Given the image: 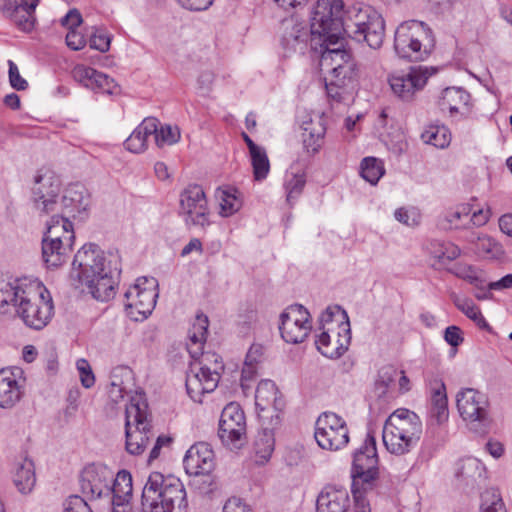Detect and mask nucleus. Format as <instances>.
I'll use <instances>...</instances> for the list:
<instances>
[{
	"label": "nucleus",
	"instance_id": "f257e3e1",
	"mask_svg": "<svg viewBox=\"0 0 512 512\" xmlns=\"http://www.w3.org/2000/svg\"><path fill=\"white\" fill-rule=\"evenodd\" d=\"M344 34L378 49L383 44L385 23L380 14L369 8L345 10L342 0H317L311 17V36L338 44Z\"/></svg>",
	"mask_w": 512,
	"mask_h": 512
},
{
	"label": "nucleus",
	"instance_id": "f03ea898",
	"mask_svg": "<svg viewBox=\"0 0 512 512\" xmlns=\"http://www.w3.org/2000/svg\"><path fill=\"white\" fill-rule=\"evenodd\" d=\"M9 300V309L33 329H42L52 317L53 303L48 290L38 281H15L3 291Z\"/></svg>",
	"mask_w": 512,
	"mask_h": 512
},
{
	"label": "nucleus",
	"instance_id": "7ed1b4c3",
	"mask_svg": "<svg viewBox=\"0 0 512 512\" xmlns=\"http://www.w3.org/2000/svg\"><path fill=\"white\" fill-rule=\"evenodd\" d=\"M322 46V65L331 67L326 81L327 95L337 103L349 101L357 87L356 64L349 52L342 49V40L338 44L322 42Z\"/></svg>",
	"mask_w": 512,
	"mask_h": 512
},
{
	"label": "nucleus",
	"instance_id": "20e7f679",
	"mask_svg": "<svg viewBox=\"0 0 512 512\" xmlns=\"http://www.w3.org/2000/svg\"><path fill=\"white\" fill-rule=\"evenodd\" d=\"M143 512H187L186 490L174 477L153 472L142 491Z\"/></svg>",
	"mask_w": 512,
	"mask_h": 512
},
{
	"label": "nucleus",
	"instance_id": "39448f33",
	"mask_svg": "<svg viewBox=\"0 0 512 512\" xmlns=\"http://www.w3.org/2000/svg\"><path fill=\"white\" fill-rule=\"evenodd\" d=\"M422 435L419 416L408 409L395 410L385 421L382 432L386 450L396 456L410 453Z\"/></svg>",
	"mask_w": 512,
	"mask_h": 512
},
{
	"label": "nucleus",
	"instance_id": "423d86ee",
	"mask_svg": "<svg viewBox=\"0 0 512 512\" xmlns=\"http://www.w3.org/2000/svg\"><path fill=\"white\" fill-rule=\"evenodd\" d=\"M322 332L316 340L317 349L325 357L336 359L348 349L351 331L348 316L339 306L328 307L320 318Z\"/></svg>",
	"mask_w": 512,
	"mask_h": 512
},
{
	"label": "nucleus",
	"instance_id": "0eeeda50",
	"mask_svg": "<svg viewBox=\"0 0 512 512\" xmlns=\"http://www.w3.org/2000/svg\"><path fill=\"white\" fill-rule=\"evenodd\" d=\"M434 48L431 29L421 21L401 23L395 32L394 49L399 57L411 61H423Z\"/></svg>",
	"mask_w": 512,
	"mask_h": 512
},
{
	"label": "nucleus",
	"instance_id": "6e6552de",
	"mask_svg": "<svg viewBox=\"0 0 512 512\" xmlns=\"http://www.w3.org/2000/svg\"><path fill=\"white\" fill-rule=\"evenodd\" d=\"M193 359L186 377V389L192 399L201 401L200 397L203 394L214 391L218 386L224 365L218 354L203 353L202 349Z\"/></svg>",
	"mask_w": 512,
	"mask_h": 512
},
{
	"label": "nucleus",
	"instance_id": "1a4fd4ad",
	"mask_svg": "<svg viewBox=\"0 0 512 512\" xmlns=\"http://www.w3.org/2000/svg\"><path fill=\"white\" fill-rule=\"evenodd\" d=\"M278 388L271 380H261L258 382V398L265 403H258V412H265L264 415L258 413V420L263 428L260 442L258 441V465L265 464L271 458L275 447L274 428L279 424V415L274 408L277 400Z\"/></svg>",
	"mask_w": 512,
	"mask_h": 512
},
{
	"label": "nucleus",
	"instance_id": "9d476101",
	"mask_svg": "<svg viewBox=\"0 0 512 512\" xmlns=\"http://www.w3.org/2000/svg\"><path fill=\"white\" fill-rule=\"evenodd\" d=\"M147 409L148 405L140 394L132 397L126 406V450L132 455L142 454L155 436Z\"/></svg>",
	"mask_w": 512,
	"mask_h": 512
},
{
	"label": "nucleus",
	"instance_id": "9b49d317",
	"mask_svg": "<svg viewBox=\"0 0 512 512\" xmlns=\"http://www.w3.org/2000/svg\"><path fill=\"white\" fill-rule=\"evenodd\" d=\"M314 438L321 449L336 452L348 445L349 428L346 421L338 414L323 412L316 419Z\"/></svg>",
	"mask_w": 512,
	"mask_h": 512
},
{
	"label": "nucleus",
	"instance_id": "f8f14e48",
	"mask_svg": "<svg viewBox=\"0 0 512 512\" xmlns=\"http://www.w3.org/2000/svg\"><path fill=\"white\" fill-rule=\"evenodd\" d=\"M218 437L221 443L232 451L239 450L247 444L246 419L239 404L231 402L222 410Z\"/></svg>",
	"mask_w": 512,
	"mask_h": 512
},
{
	"label": "nucleus",
	"instance_id": "ddd939ff",
	"mask_svg": "<svg viewBox=\"0 0 512 512\" xmlns=\"http://www.w3.org/2000/svg\"><path fill=\"white\" fill-rule=\"evenodd\" d=\"M156 286L154 278H142L126 291L125 310L132 320L142 321L152 313L158 296Z\"/></svg>",
	"mask_w": 512,
	"mask_h": 512
},
{
	"label": "nucleus",
	"instance_id": "4468645a",
	"mask_svg": "<svg viewBox=\"0 0 512 512\" xmlns=\"http://www.w3.org/2000/svg\"><path fill=\"white\" fill-rule=\"evenodd\" d=\"M379 474L378 455L374 437L368 435L353 456L351 476L353 485H370Z\"/></svg>",
	"mask_w": 512,
	"mask_h": 512
},
{
	"label": "nucleus",
	"instance_id": "2eb2a0df",
	"mask_svg": "<svg viewBox=\"0 0 512 512\" xmlns=\"http://www.w3.org/2000/svg\"><path fill=\"white\" fill-rule=\"evenodd\" d=\"M180 211L187 224L201 227L209 224L208 202L201 186L189 185L181 192Z\"/></svg>",
	"mask_w": 512,
	"mask_h": 512
},
{
	"label": "nucleus",
	"instance_id": "dca6fc26",
	"mask_svg": "<svg viewBox=\"0 0 512 512\" xmlns=\"http://www.w3.org/2000/svg\"><path fill=\"white\" fill-rule=\"evenodd\" d=\"M72 265V275L79 281L89 279V282H92L91 278L110 268L105 253L92 243L85 244L77 251Z\"/></svg>",
	"mask_w": 512,
	"mask_h": 512
},
{
	"label": "nucleus",
	"instance_id": "f3484780",
	"mask_svg": "<svg viewBox=\"0 0 512 512\" xmlns=\"http://www.w3.org/2000/svg\"><path fill=\"white\" fill-rule=\"evenodd\" d=\"M311 35L306 23L292 15L281 21L279 27V42L286 56L293 53H303L306 50Z\"/></svg>",
	"mask_w": 512,
	"mask_h": 512
},
{
	"label": "nucleus",
	"instance_id": "a211bd4d",
	"mask_svg": "<svg viewBox=\"0 0 512 512\" xmlns=\"http://www.w3.org/2000/svg\"><path fill=\"white\" fill-rule=\"evenodd\" d=\"M428 76L421 67H410L389 75L388 83L393 94L403 101H410L426 84Z\"/></svg>",
	"mask_w": 512,
	"mask_h": 512
},
{
	"label": "nucleus",
	"instance_id": "6ab92c4d",
	"mask_svg": "<svg viewBox=\"0 0 512 512\" xmlns=\"http://www.w3.org/2000/svg\"><path fill=\"white\" fill-rule=\"evenodd\" d=\"M456 405L464 421L483 422L487 419L488 397L479 390L462 388L456 395Z\"/></svg>",
	"mask_w": 512,
	"mask_h": 512
},
{
	"label": "nucleus",
	"instance_id": "aec40b11",
	"mask_svg": "<svg viewBox=\"0 0 512 512\" xmlns=\"http://www.w3.org/2000/svg\"><path fill=\"white\" fill-rule=\"evenodd\" d=\"M59 192L60 183L58 179L47 173L38 174L32 188V200L35 209L44 215L56 211L59 205L56 201Z\"/></svg>",
	"mask_w": 512,
	"mask_h": 512
},
{
	"label": "nucleus",
	"instance_id": "412c9836",
	"mask_svg": "<svg viewBox=\"0 0 512 512\" xmlns=\"http://www.w3.org/2000/svg\"><path fill=\"white\" fill-rule=\"evenodd\" d=\"M111 472L95 466L86 467L80 477L82 494L88 499H97L110 494Z\"/></svg>",
	"mask_w": 512,
	"mask_h": 512
},
{
	"label": "nucleus",
	"instance_id": "4be33fe9",
	"mask_svg": "<svg viewBox=\"0 0 512 512\" xmlns=\"http://www.w3.org/2000/svg\"><path fill=\"white\" fill-rule=\"evenodd\" d=\"M23 370L19 367L0 370V407L12 408L23 395Z\"/></svg>",
	"mask_w": 512,
	"mask_h": 512
},
{
	"label": "nucleus",
	"instance_id": "5701e85b",
	"mask_svg": "<svg viewBox=\"0 0 512 512\" xmlns=\"http://www.w3.org/2000/svg\"><path fill=\"white\" fill-rule=\"evenodd\" d=\"M214 453L207 443H197L190 447L183 460L185 470L190 475L208 474L214 466Z\"/></svg>",
	"mask_w": 512,
	"mask_h": 512
},
{
	"label": "nucleus",
	"instance_id": "b1692460",
	"mask_svg": "<svg viewBox=\"0 0 512 512\" xmlns=\"http://www.w3.org/2000/svg\"><path fill=\"white\" fill-rule=\"evenodd\" d=\"M349 493L345 488L327 486L317 497V512H348Z\"/></svg>",
	"mask_w": 512,
	"mask_h": 512
},
{
	"label": "nucleus",
	"instance_id": "393cba45",
	"mask_svg": "<svg viewBox=\"0 0 512 512\" xmlns=\"http://www.w3.org/2000/svg\"><path fill=\"white\" fill-rule=\"evenodd\" d=\"M72 76L75 81L92 90L109 92L113 84V80L106 74L82 64L73 68Z\"/></svg>",
	"mask_w": 512,
	"mask_h": 512
},
{
	"label": "nucleus",
	"instance_id": "a878e982",
	"mask_svg": "<svg viewBox=\"0 0 512 512\" xmlns=\"http://www.w3.org/2000/svg\"><path fill=\"white\" fill-rule=\"evenodd\" d=\"M80 281L85 284L89 289L92 296L99 301H108L115 295V280L113 276V270L111 268L107 271H103L97 275V277Z\"/></svg>",
	"mask_w": 512,
	"mask_h": 512
},
{
	"label": "nucleus",
	"instance_id": "bb28decb",
	"mask_svg": "<svg viewBox=\"0 0 512 512\" xmlns=\"http://www.w3.org/2000/svg\"><path fill=\"white\" fill-rule=\"evenodd\" d=\"M311 330V322L307 319H293L280 316L279 331L282 339L290 344L302 343Z\"/></svg>",
	"mask_w": 512,
	"mask_h": 512
},
{
	"label": "nucleus",
	"instance_id": "cd10ccee",
	"mask_svg": "<svg viewBox=\"0 0 512 512\" xmlns=\"http://www.w3.org/2000/svg\"><path fill=\"white\" fill-rule=\"evenodd\" d=\"M43 239L73 246L75 234L72 222L64 216H52L47 223V231Z\"/></svg>",
	"mask_w": 512,
	"mask_h": 512
},
{
	"label": "nucleus",
	"instance_id": "c85d7f7f",
	"mask_svg": "<svg viewBox=\"0 0 512 512\" xmlns=\"http://www.w3.org/2000/svg\"><path fill=\"white\" fill-rule=\"evenodd\" d=\"M157 131V120L146 118L131 133L125 141L127 150L133 153H141L146 149L147 139Z\"/></svg>",
	"mask_w": 512,
	"mask_h": 512
},
{
	"label": "nucleus",
	"instance_id": "c756f323",
	"mask_svg": "<svg viewBox=\"0 0 512 512\" xmlns=\"http://www.w3.org/2000/svg\"><path fill=\"white\" fill-rule=\"evenodd\" d=\"M13 483L22 494L32 492L36 484V474L35 466L31 459L24 458L16 464Z\"/></svg>",
	"mask_w": 512,
	"mask_h": 512
},
{
	"label": "nucleus",
	"instance_id": "7c9ffc66",
	"mask_svg": "<svg viewBox=\"0 0 512 512\" xmlns=\"http://www.w3.org/2000/svg\"><path fill=\"white\" fill-rule=\"evenodd\" d=\"M455 476L465 485H474L485 476V467L476 458L467 457L457 463Z\"/></svg>",
	"mask_w": 512,
	"mask_h": 512
},
{
	"label": "nucleus",
	"instance_id": "2f4dec72",
	"mask_svg": "<svg viewBox=\"0 0 512 512\" xmlns=\"http://www.w3.org/2000/svg\"><path fill=\"white\" fill-rule=\"evenodd\" d=\"M71 251L72 245L42 240V258L47 267L57 268L66 263Z\"/></svg>",
	"mask_w": 512,
	"mask_h": 512
},
{
	"label": "nucleus",
	"instance_id": "473e14b6",
	"mask_svg": "<svg viewBox=\"0 0 512 512\" xmlns=\"http://www.w3.org/2000/svg\"><path fill=\"white\" fill-rule=\"evenodd\" d=\"M132 477L126 470H121L117 473L113 481V486L110 487V493L113 494V506H124L129 502L132 496Z\"/></svg>",
	"mask_w": 512,
	"mask_h": 512
},
{
	"label": "nucleus",
	"instance_id": "72a5a7b5",
	"mask_svg": "<svg viewBox=\"0 0 512 512\" xmlns=\"http://www.w3.org/2000/svg\"><path fill=\"white\" fill-rule=\"evenodd\" d=\"M326 128L319 117L316 121L310 120L303 124V144L308 152H317L323 143Z\"/></svg>",
	"mask_w": 512,
	"mask_h": 512
},
{
	"label": "nucleus",
	"instance_id": "f704fd0d",
	"mask_svg": "<svg viewBox=\"0 0 512 512\" xmlns=\"http://www.w3.org/2000/svg\"><path fill=\"white\" fill-rule=\"evenodd\" d=\"M448 401L444 384L434 390L431 398L429 425L440 426L448 420Z\"/></svg>",
	"mask_w": 512,
	"mask_h": 512
},
{
	"label": "nucleus",
	"instance_id": "c9c22d12",
	"mask_svg": "<svg viewBox=\"0 0 512 512\" xmlns=\"http://www.w3.org/2000/svg\"><path fill=\"white\" fill-rule=\"evenodd\" d=\"M208 317L201 314L196 316V320L189 330L190 344L187 348L192 358H196L206 341L208 332Z\"/></svg>",
	"mask_w": 512,
	"mask_h": 512
},
{
	"label": "nucleus",
	"instance_id": "e433bc0d",
	"mask_svg": "<svg viewBox=\"0 0 512 512\" xmlns=\"http://www.w3.org/2000/svg\"><path fill=\"white\" fill-rule=\"evenodd\" d=\"M469 99V93L462 88H446L442 93L440 106L442 110L447 109L451 113H456L467 106Z\"/></svg>",
	"mask_w": 512,
	"mask_h": 512
},
{
	"label": "nucleus",
	"instance_id": "4c0bfd02",
	"mask_svg": "<svg viewBox=\"0 0 512 512\" xmlns=\"http://www.w3.org/2000/svg\"><path fill=\"white\" fill-rule=\"evenodd\" d=\"M450 298L455 306L468 318L474 321L479 328L490 329V326L483 317L479 307H477L472 300L465 297H460L454 292L450 294Z\"/></svg>",
	"mask_w": 512,
	"mask_h": 512
},
{
	"label": "nucleus",
	"instance_id": "58836bf2",
	"mask_svg": "<svg viewBox=\"0 0 512 512\" xmlns=\"http://www.w3.org/2000/svg\"><path fill=\"white\" fill-rule=\"evenodd\" d=\"M255 375L256 350H254V345L252 344L246 354L240 378V386L245 396L252 392L255 382Z\"/></svg>",
	"mask_w": 512,
	"mask_h": 512
},
{
	"label": "nucleus",
	"instance_id": "ea45409f",
	"mask_svg": "<svg viewBox=\"0 0 512 512\" xmlns=\"http://www.w3.org/2000/svg\"><path fill=\"white\" fill-rule=\"evenodd\" d=\"M236 193L237 190L230 187L217 189L216 198L219 201L221 216L229 217L240 209L241 201Z\"/></svg>",
	"mask_w": 512,
	"mask_h": 512
},
{
	"label": "nucleus",
	"instance_id": "a19ab883",
	"mask_svg": "<svg viewBox=\"0 0 512 512\" xmlns=\"http://www.w3.org/2000/svg\"><path fill=\"white\" fill-rule=\"evenodd\" d=\"M421 139L426 144L437 148H445L449 145L451 138L447 127L430 125L421 133Z\"/></svg>",
	"mask_w": 512,
	"mask_h": 512
},
{
	"label": "nucleus",
	"instance_id": "79ce46f5",
	"mask_svg": "<svg viewBox=\"0 0 512 512\" xmlns=\"http://www.w3.org/2000/svg\"><path fill=\"white\" fill-rule=\"evenodd\" d=\"M471 214V208L467 204H461L448 210L444 216L445 228L461 229L469 228L468 218Z\"/></svg>",
	"mask_w": 512,
	"mask_h": 512
},
{
	"label": "nucleus",
	"instance_id": "37998d69",
	"mask_svg": "<svg viewBox=\"0 0 512 512\" xmlns=\"http://www.w3.org/2000/svg\"><path fill=\"white\" fill-rule=\"evenodd\" d=\"M475 249L480 256L489 259H499L504 255L502 245L488 235L477 236Z\"/></svg>",
	"mask_w": 512,
	"mask_h": 512
},
{
	"label": "nucleus",
	"instance_id": "c03bdc74",
	"mask_svg": "<svg viewBox=\"0 0 512 512\" xmlns=\"http://www.w3.org/2000/svg\"><path fill=\"white\" fill-rule=\"evenodd\" d=\"M39 4V0H19L20 19H16V24L23 31L32 30L35 22V9Z\"/></svg>",
	"mask_w": 512,
	"mask_h": 512
},
{
	"label": "nucleus",
	"instance_id": "a18cd8bd",
	"mask_svg": "<svg viewBox=\"0 0 512 512\" xmlns=\"http://www.w3.org/2000/svg\"><path fill=\"white\" fill-rule=\"evenodd\" d=\"M384 174L381 161L374 157H366L361 162V176L369 183L376 184Z\"/></svg>",
	"mask_w": 512,
	"mask_h": 512
},
{
	"label": "nucleus",
	"instance_id": "49530a36",
	"mask_svg": "<svg viewBox=\"0 0 512 512\" xmlns=\"http://www.w3.org/2000/svg\"><path fill=\"white\" fill-rule=\"evenodd\" d=\"M481 512H506L503 500L496 490H486L482 494Z\"/></svg>",
	"mask_w": 512,
	"mask_h": 512
},
{
	"label": "nucleus",
	"instance_id": "de8ad7c7",
	"mask_svg": "<svg viewBox=\"0 0 512 512\" xmlns=\"http://www.w3.org/2000/svg\"><path fill=\"white\" fill-rule=\"evenodd\" d=\"M157 146L162 147L164 145H172L179 141L180 131L178 127L171 125L161 126L157 131L153 133Z\"/></svg>",
	"mask_w": 512,
	"mask_h": 512
},
{
	"label": "nucleus",
	"instance_id": "09e8293b",
	"mask_svg": "<svg viewBox=\"0 0 512 512\" xmlns=\"http://www.w3.org/2000/svg\"><path fill=\"white\" fill-rule=\"evenodd\" d=\"M305 182L306 180L303 173L291 172L290 174H287L285 187L287 191L288 202H291L292 199H295L301 194Z\"/></svg>",
	"mask_w": 512,
	"mask_h": 512
},
{
	"label": "nucleus",
	"instance_id": "8fccbe9b",
	"mask_svg": "<svg viewBox=\"0 0 512 512\" xmlns=\"http://www.w3.org/2000/svg\"><path fill=\"white\" fill-rule=\"evenodd\" d=\"M62 204L67 208L73 206L75 208H80L85 205L84 203V193L82 187L78 185L70 186L63 198Z\"/></svg>",
	"mask_w": 512,
	"mask_h": 512
},
{
	"label": "nucleus",
	"instance_id": "3c124183",
	"mask_svg": "<svg viewBox=\"0 0 512 512\" xmlns=\"http://www.w3.org/2000/svg\"><path fill=\"white\" fill-rule=\"evenodd\" d=\"M461 254L460 248L453 243H445L440 246V249L435 252V258L439 263L445 264L446 261L450 262L457 259Z\"/></svg>",
	"mask_w": 512,
	"mask_h": 512
},
{
	"label": "nucleus",
	"instance_id": "603ef678",
	"mask_svg": "<svg viewBox=\"0 0 512 512\" xmlns=\"http://www.w3.org/2000/svg\"><path fill=\"white\" fill-rule=\"evenodd\" d=\"M394 216L397 221L407 226H417L420 223L421 215L415 208L405 209L399 208L395 211Z\"/></svg>",
	"mask_w": 512,
	"mask_h": 512
},
{
	"label": "nucleus",
	"instance_id": "864d4df0",
	"mask_svg": "<svg viewBox=\"0 0 512 512\" xmlns=\"http://www.w3.org/2000/svg\"><path fill=\"white\" fill-rule=\"evenodd\" d=\"M450 272L456 277L464 279L473 285H478L479 277L475 269L470 265L458 263L450 269Z\"/></svg>",
	"mask_w": 512,
	"mask_h": 512
},
{
	"label": "nucleus",
	"instance_id": "5fc2aeb1",
	"mask_svg": "<svg viewBox=\"0 0 512 512\" xmlns=\"http://www.w3.org/2000/svg\"><path fill=\"white\" fill-rule=\"evenodd\" d=\"M77 370L79 371L80 381L85 388H90L95 383V377L92 372L91 366L86 359H79L76 363Z\"/></svg>",
	"mask_w": 512,
	"mask_h": 512
},
{
	"label": "nucleus",
	"instance_id": "6e6d98bb",
	"mask_svg": "<svg viewBox=\"0 0 512 512\" xmlns=\"http://www.w3.org/2000/svg\"><path fill=\"white\" fill-rule=\"evenodd\" d=\"M491 215L492 212L489 206H487L486 208H481L474 212L471 211V214L469 215L468 218L469 228L472 226H484L489 221Z\"/></svg>",
	"mask_w": 512,
	"mask_h": 512
},
{
	"label": "nucleus",
	"instance_id": "4d7b16f0",
	"mask_svg": "<svg viewBox=\"0 0 512 512\" xmlns=\"http://www.w3.org/2000/svg\"><path fill=\"white\" fill-rule=\"evenodd\" d=\"M65 512H92V510L86 500L78 495H72L65 502Z\"/></svg>",
	"mask_w": 512,
	"mask_h": 512
},
{
	"label": "nucleus",
	"instance_id": "13d9d810",
	"mask_svg": "<svg viewBox=\"0 0 512 512\" xmlns=\"http://www.w3.org/2000/svg\"><path fill=\"white\" fill-rule=\"evenodd\" d=\"M9 82L16 90H25L28 86L27 81L21 77L17 65L9 60Z\"/></svg>",
	"mask_w": 512,
	"mask_h": 512
},
{
	"label": "nucleus",
	"instance_id": "bf43d9fd",
	"mask_svg": "<svg viewBox=\"0 0 512 512\" xmlns=\"http://www.w3.org/2000/svg\"><path fill=\"white\" fill-rule=\"evenodd\" d=\"M280 316L293 319H307V321H310V314L308 310L300 305V304H294L287 307Z\"/></svg>",
	"mask_w": 512,
	"mask_h": 512
},
{
	"label": "nucleus",
	"instance_id": "052dcab7",
	"mask_svg": "<svg viewBox=\"0 0 512 512\" xmlns=\"http://www.w3.org/2000/svg\"><path fill=\"white\" fill-rule=\"evenodd\" d=\"M111 39L108 35L98 33L96 30L90 38V47L100 52H107L110 48Z\"/></svg>",
	"mask_w": 512,
	"mask_h": 512
},
{
	"label": "nucleus",
	"instance_id": "680f3d73",
	"mask_svg": "<svg viewBox=\"0 0 512 512\" xmlns=\"http://www.w3.org/2000/svg\"><path fill=\"white\" fill-rule=\"evenodd\" d=\"M445 341L452 347H457L463 342L462 331L458 326H449L444 332Z\"/></svg>",
	"mask_w": 512,
	"mask_h": 512
},
{
	"label": "nucleus",
	"instance_id": "e2e57ef3",
	"mask_svg": "<svg viewBox=\"0 0 512 512\" xmlns=\"http://www.w3.org/2000/svg\"><path fill=\"white\" fill-rule=\"evenodd\" d=\"M66 44L70 49L77 51L85 47L86 40L84 36L76 30H70L66 35Z\"/></svg>",
	"mask_w": 512,
	"mask_h": 512
},
{
	"label": "nucleus",
	"instance_id": "0e129e2a",
	"mask_svg": "<svg viewBox=\"0 0 512 512\" xmlns=\"http://www.w3.org/2000/svg\"><path fill=\"white\" fill-rule=\"evenodd\" d=\"M270 165L266 151L258 146V181L266 178L269 173Z\"/></svg>",
	"mask_w": 512,
	"mask_h": 512
},
{
	"label": "nucleus",
	"instance_id": "69168bd1",
	"mask_svg": "<svg viewBox=\"0 0 512 512\" xmlns=\"http://www.w3.org/2000/svg\"><path fill=\"white\" fill-rule=\"evenodd\" d=\"M82 23V16L78 10H70L65 17L62 18L61 24L70 30H75Z\"/></svg>",
	"mask_w": 512,
	"mask_h": 512
},
{
	"label": "nucleus",
	"instance_id": "338daca9",
	"mask_svg": "<svg viewBox=\"0 0 512 512\" xmlns=\"http://www.w3.org/2000/svg\"><path fill=\"white\" fill-rule=\"evenodd\" d=\"M0 11L12 17L15 22L20 19L17 0H0Z\"/></svg>",
	"mask_w": 512,
	"mask_h": 512
},
{
	"label": "nucleus",
	"instance_id": "774afa93",
	"mask_svg": "<svg viewBox=\"0 0 512 512\" xmlns=\"http://www.w3.org/2000/svg\"><path fill=\"white\" fill-rule=\"evenodd\" d=\"M223 512H252V510L241 499L233 497L226 501Z\"/></svg>",
	"mask_w": 512,
	"mask_h": 512
}]
</instances>
